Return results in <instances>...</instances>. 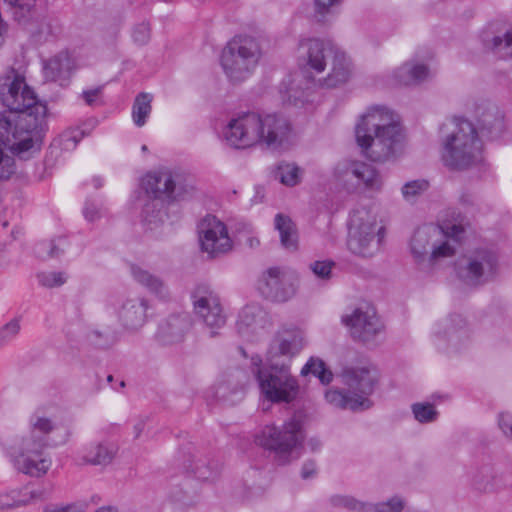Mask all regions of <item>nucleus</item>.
<instances>
[{"label": "nucleus", "instance_id": "1", "mask_svg": "<svg viewBox=\"0 0 512 512\" xmlns=\"http://www.w3.org/2000/svg\"><path fill=\"white\" fill-rule=\"evenodd\" d=\"M45 105H37L33 111H0V178L15 172L13 156L29 159L39 152L42 145Z\"/></svg>", "mask_w": 512, "mask_h": 512}, {"label": "nucleus", "instance_id": "2", "mask_svg": "<svg viewBox=\"0 0 512 512\" xmlns=\"http://www.w3.org/2000/svg\"><path fill=\"white\" fill-rule=\"evenodd\" d=\"M355 135L364 155L374 162L389 161L402 149L399 117L383 106L367 109L356 125Z\"/></svg>", "mask_w": 512, "mask_h": 512}, {"label": "nucleus", "instance_id": "3", "mask_svg": "<svg viewBox=\"0 0 512 512\" xmlns=\"http://www.w3.org/2000/svg\"><path fill=\"white\" fill-rule=\"evenodd\" d=\"M290 133L291 124L283 115L249 112L230 120L224 130V137L235 148L261 144L276 150L287 142Z\"/></svg>", "mask_w": 512, "mask_h": 512}, {"label": "nucleus", "instance_id": "4", "mask_svg": "<svg viewBox=\"0 0 512 512\" xmlns=\"http://www.w3.org/2000/svg\"><path fill=\"white\" fill-rule=\"evenodd\" d=\"M299 66L308 73H322L330 63L328 75L319 79L323 88H336L345 84L351 75V62L331 41L303 38L298 43Z\"/></svg>", "mask_w": 512, "mask_h": 512}, {"label": "nucleus", "instance_id": "5", "mask_svg": "<svg viewBox=\"0 0 512 512\" xmlns=\"http://www.w3.org/2000/svg\"><path fill=\"white\" fill-rule=\"evenodd\" d=\"M441 159L452 170H465L481 161L482 143L474 125L454 118L442 126Z\"/></svg>", "mask_w": 512, "mask_h": 512}, {"label": "nucleus", "instance_id": "6", "mask_svg": "<svg viewBox=\"0 0 512 512\" xmlns=\"http://www.w3.org/2000/svg\"><path fill=\"white\" fill-rule=\"evenodd\" d=\"M465 233L462 224L445 226L425 225L418 228L411 239V252L418 263L428 259L433 264L455 254L453 243L459 242Z\"/></svg>", "mask_w": 512, "mask_h": 512}, {"label": "nucleus", "instance_id": "7", "mask_svg": "<svg viewBox=\"0 0 512 512\" xmlns=\"http://www.w3.org/2000/svg\"><path fill=\"white\" fill-rule=\"evenodd\" d=\"M305 434L300 414H294L282 426L267 425L256 436V443L274 453L279 464H286L298 458Z\"/></svg>", "mask_w": 512, "mask_h": 512}, {"label": "nucleus", "instance_id": "8", "mask_svg": "<svg viewBox=\"0 0 512 512\" xmlns=\"http://www.w3.org/2000/svg\"><path fill=\"white\" fill-rule=\"evenodd\" d=\"M262 55V46L257 38L237 35L223 48L221 66L231 82H242L254 73Z\"/></svg>", "mask_w": 512, "mask_h": 512}, {"label": "nucleus", "instance_id": "9", "mask_svg": "<svg viewBox=\"0 0 512 512\" xmlns=\"http://www.w3.org/2000/svg\"><path fill=\"white\" fill-rule=\"evenodd\" d=\"M347 245L349 250L362 257H372L379 252L384 238V227L377 221L373 206H357L350 214Z\"/></svg>", "mask_w": 512, "mask_h": 512}, {"label": "nucleus", "instance_id": "10", "mask_svg": "<svg viewBox=\"0 0 512 512\" xmlns=\"http://www.w3.org/2000/svg\"><path fill=\"white\" fill-rule=\"evenodd\" d=\"M260 394L272 403H291L300 391L296 376L291 372L290 365L260 363L254 370Z\"/></svg>", "mask_w": 512, "mask_h": 512}, {"label": "nucleus", "instance_id": "11", "mask_svg": "<svg viewBox=\"0 0 512 512\" xmlns=\"http://www.w3.org/2000/svg\"><path fill=\"white\" fill-rule=\"evenodd\" d=\"M333 177L349 193L381 190L383 180L378 170L363 161L343 160L336 164Z\"/></svg>", "mask_w": 512, "mask_h": 512}, {"label": "nucleus", "instance_id": "12", "mask_svg": "<svg viewBox=\"0 0 512 512\" xmlns=\"http://www.w3.org/2000/svg\"><path fill=\"white\" fill-rule=\"evenodd\" d=\"M499 272L498 254L489 248L472 251L457 266L458 277L467 285L480 286L496 278Z\"/></svg>", "mask_w": 512, "mask_h": 512}, {"label": "nucleus", "instance_id": "13", "mask_svg": "<svg viewBox=\"0 0 512 512\" xmlns=\"http://www.w3.org/2000/svg\"><path fill=\"white\" fill-rule=\"evenodd\" d=\"M0 104L5 111H33L41 103L25 78L15 70L0 77Z\"/></svg>", "mask_w": 512, "mask_h": 512}, {"label": "nucleus", "instance_id": "14", "mask_svg": "<svg viewBox=\"0 0 512 512\" xmlns=\"http://www.w3.org/2000/svg\"><path fill=\"white\" fill-rule=\"evenodd\" d=\"M306 346L304 332L296 326L285 325L273 335L265 356V361L274 364L291 366L292 360Z\"/></svg>", "mask_w": 512, "mask_h": 512}, {"label": "nucleus", "instance_id": "15", "mask_svg": "<svg viewBox=\"0 0 512 512\" xmlns=\"http://www.w3.org/2000/svg\"><path fill=\"white\" fill-rule=\"evenodd\" d=\"M341 378L349 393L355 396L354 405L359 404L363 410L369 409L372 406L370 396L379 380L377 369L370 364L348 366L342 370Z\"/></svg>", "mask_w": 512, "mask_h": 512}, {"label": "nucleus", "instance_id": "16", "mask_svg": "<svg viewBox=\"0 0 512 512\" xmlns=\"http://www.w3.org/2000/svg\"><path fill=\"white\" fill-rule=\"evenodd\" d=\"M193 306L197 318L203 323L209 336H219V331L227 322L219 295L212 290L199 288L193 295Z\"/></svg>", "mask_w": 512, "mask_h": 512}, {"label": "nucleus", "instance_id": "17", "mask_svg": "<svg viewBox=\"0 0 512 512\" xmlns=\"http://www.w3.org/2000/svg\"><path fill=\"white\" fill-rule=\"evenodd\" d=\"M201 251L209 258L220 257L232 250L233 243L226 225L213 215L204 217L198 225Z\"/></svg>", "mask_w": 512, "mask_h": 512}, {"label": "nucleus", "instance_id": "18", "mask_svg": "<svg viewBox=\"0 0 512 512\" xmlns=\"http://www.w3.org/2000/svg\"><path fill=\"white\" fill-rule=\"evenodd\" d=\"M44 448L41 440L23 439L20 450L12 455L15 469L31 477L45 475L52 465V460L44 453Z\"/></svg>", "mask_w": 512, "mask_h": 512}, {"label": "nucleus", "instance_id": "19", "mask_svg": "<svg viewBox=\"0 0 512 512\" xmlns=\"http://www.w3.org/2000/svg\"><path fill=\"white\" fill-rule=\"evenodd\" d=\"M342 323L349 328L353 339L368 343L382 331L383 325L374 307L365 303L342 316Z\"/></svg>", "mask_w": 512, "mask_h": 512}, {"label": "nucleus", "instance_id": "20", "mask_svg": "<svg viewBox=\"0 0 512 512\" xmlns=\"http://www.w3.org/2000/svg\"><path fill=\"white\" fill-rule=\"evenodd\" d=\"M297 275L294 271L281 268H269L260 284L262 294L272 301L285 302L296 293Z\"/></svg>", "mask_w": 512, "mask_h": 512}, {"label": "nucleus", "instance_id": "21", "mask_svg": "<svg viewBox=\"0 0 512 512\" xmlns=\"http://www.w3.org/2000/svg\"><path fill=\"white\" fill-rule=\"evenodd\" d=\"M180 178L168 170L150 173L143 178L142 186L148 197L153 196L152 199L178 200L183 194Z\"/></svg>", "mask_w": 512, "mask_h": 512}, {"label": "nucleus", "instance_id": "22", "mask_svg": "<svg viewBox=\"0 0 512 512\" xmlns=\"http://www.w3.org/2000/svg\"><path fill=\"white\" fill-rule=\"evenodd\" d=\"M149 302L144 297H127L119 301L116 316L120 326L127 332L139 331L147 322Z\"/></svg>", "mask_w": 512, "mask_h": 512}, {"label": "nucleus", "instance_id": "23", "mask_svg": "<svg viewBox=\"0 0 512 512\" xmlns=\"http://www.w3.org/2000/svg\"><path fill=\"white\" fill-rule=\"evenodd\" d=\"M432 333L436 345L440 348L445 345L457 348L470 336L466 320L458 314L450 315L437 322Z\"/></svg>", "mask_w": 512, "mask_h": 512}, {"label": "nucleus", "instance_id": "24", "mask_svg": "<svg viewBox=\"0 0 512 512\" xmlns=\"http://www.w3.org/2000/svg\"><path fill=\"white\" fill-rule=\"evenodd\" d=\"M272 320L268 312L259 304L252 303L244 306L238 313L236 321L237 333L246 339H251L260 332L270 328Z\"/></svg>", "mask_w": 512, "mask_h": 512}, {"label": "nucleus", "instance_id": "25", "mask_svg": "<svg viewBox=\"0 0 512 512\" xmlns=\"http://www.w3.org/2000/svg\"><path fill=\"white\" fill-rule=\"evenodd\" d=\"M484 47L501 57H512V27L492 23L480 35Z\"/></svg>", "mask_w": 512, "mask_h": 512}, {"label": "nucleus", "instance_id": "26", "mask_svg": "<svg viewBox=\"0 0 512 512\" xmlns=\"http://www.w3.org/2000/svg\"><path fill=\"white\" fill-rule=\"evenodd\" d=\"M190 328L188 314H172L159 323L156 338L162 345L178 344L184 340Z\"/></svg>", "mask_w": 512, "mask_h": 512}, {"label": "nucleus", "instance_id": "27", "mask_svg": "<svg viewBox=\"0 0 512 512\" xmlns=\"http://www.w3.org/2000/svg\"><path fill=\"white\" fill-rule=\"evenodd\" d=\"M74 70V60L67 52H61L43 62V75L47 81L67 86Z\"/></svg>", "mask_w": 512, "mask_h": 512}, {"label": "nucleus", "instance_id": "28", "mask_svg": "<svg viewBox=\"0 0 512 512\" xmlns=\"http://www.w3.org/2000/svg\"><path fill=\"white\" fill-rule=\"evenodd\" d=\"M12 18L23 26H28L40 16L43 0H3Z\"/></svg>", "mask_w": 512, "mask_h": 512}, {"label": "nucleus", "instance_id": "29", "mask_svg": "<svg viewBox=\"0 0 512 512\" xmlns=\"http://www.w3.org/2000/svg\"><path fill=\"white\" fill-rule=\"evenodd\" d=\"M130 272L136 283L144 287L149 293L166 299L169 296L168 287L161 277L139 265H131Z\"/></svg>", "mask_w": 512, "mask_h": 512}, {"label": "nucleus", "instance_id": "30", "mask_svg": "<svg viewBox=\"0 0 512 512\" xmlns=\"http://www.w3.org/2000/svg\"><path fill=\"white\" fill-rule=\"evenodd\" d=\"M429 67L415 59L409 60L394 71L393 77L400 85H416L430 77Z\"/></svg>", "mask_w": 512, "mask_h": 512}, {"label": "nucleus", "instance_id": "31", "mask_svg": "<svg viewBox=\"0 0 512 512\" xmlns=\"http://www.w3.org/2000/svg\"><path fill=\"white\" fill-rule=\"evenodd\" d=\"M499 477L491 463H483L471 474V487L478 493H492L499 487Z\"/></svg>", "mask_w": 512, "mask_h": 512}, {"label": "nucleus", "instance_id": "32", "mask_svg": "<svg viewBox=\"0 0 512 512\" xmlns=\"http://www.w3.org/2000/svg\"><path fill=\"white\" fill-rule=\"evenodd\" d=\"M30 436L25 439L43 442L48 446V435L56 429L55 422L42 409H36L29 418Z\"/></svg>", "mask_w": 512, "mask_h": 512}, {"label": "nucleus", "instance_id": "33", "mask_svg": "<svg viewBox=\"0 0 512 512\" xmlns=\"http://www.w3.org/2000/svg\"><path fill=\"white\" fill-rule=\"evenodd\" d=\"M274 227L279 233L281 246L289 251L298 249V230L292 219L282 213H278L274 219Z\"/></svg>", "mask_w": 512, "mask_h": 512}, {"label": "nucleus", "instance_id": "34", "mask_svg": "<svg viewBox=\"0 0 512 512\" xmlns=\"http://www.w3.org/2000/svg\"><path fill=\"white\" fill-rule=\"evenodd\" d=\"M48 495L49 490L45 487L28 485L19 490L11 491L8 495L11 498V502H4L3 504L8 507H20L42 501Z\"/></svg>", "mask_w": 512, "mask_h": 512}, {"label": "nucleus", "instance_id": "35", "mask_svg": "<svg viewBox=\"0 0 512 512\" xmlns=\"http://www.w3.org/2000/svg\"><path fill=\"white\" fill-rule=\"evenodd\" d=\"M117 448L111 443H97L91 445L83 456L85 463L92 465H108L112 462Z\"/></svg>", "mask_w": 512, "mask_h": 512}, {"label": "nucleus", "instance_id": "36", "mask_svg": "<svg viewBox=\"0 0 512 512\" xmlns=\"http://www.w3.org/2000/svg\"><path fill=\"white\" fill-rule=\"evenodd\" d=\"M163 208L164 205L162 200L148 197L143 205L141 212V220L143 225L150 230L157 228L164 221L166 216Z\"/></svg>", "mask_w": 512, "mask_h": 512}, {"label": "nucleus", "instance_id": "37", "mask_svg": "<svg viewBox=\"0 0 512 512\" xmlns=\"http://www.w3.org/2000/svg\"><path fill=\"white\" fill-rule=\"evenodd\" d=\"M303 171L295 163L280 162L273 171L274 178L283 185L295 186L302 178Z\"/></svg>", "mask_w": 512, "mask_h": 512}, {"label": "nucleus", "instance_id": "38", "mask_svg": "<svg viewBox=\"0 0 512 512\" xmlns=\"http://www.w3.org/2000/svg\"><path fill=\"white\" fill-rule=\"evenodd\" d=\"M67 246V241L64 237H59L53 240L40 241L35 246V254L42 260L57 258L61 256Z\"/></svg>", "mask_w": 512, "mask_h": 512}, {"label": "nucleus", "instance_id": "39", "mask_svg": "<svg viewBox=\"0 0 512 512\" xmlns=\"http://www.w3.org/2000/svg\"><path fill=\"white\" fill-rule=\"evenodd\" d=\"M152 95L149 93H139L133 103L132 119L136 126L142 127L145 125L147 118L151 113Z\"/></svg>", "mask_w": 512, "mask_h": 512}, {"label": "nucleus", "instance_id": "40", "mask_svg": "<svg viewBox=\"0 0 512 512\" xmlns=\"http://www.w3.org/2000/svg\"><path fill=\"white\" fill-rule=\"evenodd\" d=\"M300 374L306 376L313 374L324 385H328L333 380V374L326 368L325 362L317 357H311L302 367Z\"/></svg>", "mask_w": 512, "mask_h": 512}, {"label": "nucleus", "instance_id": "41", "mask_svg": "<svg viewBox=\"0 0 512 512\" xmlns=\"http://www.w3.org/2000/svg\"><path fill=\"white\" fill-rule=\"evenodd\" d=\"M325 399L331 405L341 409L363 410L359 404L354 405L355 396H352L348 390L344 392L339 389H330L325 393Z\"/></svg>", "mask_w": 512, "mask_h": 512}, {"label": "nucleus", "instance_id": "42", "mask_svg": "<svg viewBox=\"0 0 512 512\" xmlns=\"http://www.w3.org/2000/svg\"><path fill=\"white\" fill-rule=\"evenodd\" d=\"M192 472L199 480L214 479L219 472V464L215 461L199 458L191 466Z\"/></svg>", "mask_w": 512, "mask_h": 512}, {"label": "nucleus", "instance_id": "43", "mask_svg": "<svg viewBox=\"0 0 512 512\" xmlns=\"http://www.w3.org/2000/svg\"><path fill=\"white\" fill-rule=\"evenodd\" d=\"M329 504L338 509L367 512V503L361 502L350 495L335 494L329 498Z\"/></svg>", "mask_w": 512, "mask_h": 512}, {"label": "nucleus", "instance_id": "44", "mask_svg": "<svg viewBox=\"0 0 512 512\" xmlns=\"http://www.w3.org/2000/svg\"><path fill=\"white\" fill-rule=\"evenodd\" d=\"M411 410L415 420L422 424L435 422L439 416V412L429 402L414 403L411 405Z\"/></svg>", "mask_w": 512, "mask_h": 512}, {"label": "nucleus", "instance_id": "45", "mask_svg": "<svg viewBox=\"0 0 512 512\" xmlns=\"http://www.w3.org/2000/svg\"><path fill=\"white\" fill-rule=\"evenodd\" d=\"M38 283L45 288H56L67 282L68 275L62 271H44L37 274Z\"/></svg>", "mask_w": 512, "mask_h": 512}, {"label": "nucleus", "instance_id": "46", "mask_svg": "<svg viewBox=\"0 0 512 512\" xmlns=\"http://www.w3.org/2000/svg\"><path fill=\"white\" fill-rule=\"evenodd\" d=\"M21 331V319L15 317L0 327V347L13 342Z\"/></svg>", "mask_w": 512, "mask_h": 512}, {"label": "nucleus", "instance_id": "47", "mask_svg": "<svg viewBox=\"0 0 512 512\" xmlns=\"http://www.w3.org/2000/svg\"><path fill=\"white\" fill-rule=\"evenodd\" d=\"M428 189L426 180H412L405 183L401 189L405 200L411 201Z\"/></svg>", "mask_w": 512, "mask_h": 512}, {"label": "nucleus", "instance_id": "48", "mask_svg": "<svg viewBox=\"0 0 512 512\" xmlns=\"http://www.w3.org/2000/svg\"><path fill=\"white\" fill-rule=\"evenodd\" d=\"M402 508L403 502L397 497L376 504L367 503V511L371 512H400Z\"/></svg>", "mask_w": 512, "mask_h": 512}, {"label": "nucleus", "instance_id": "49", "mask_svg": "<svg viewBox=\"0 0 512 512\" xmlns=\"http://www.w3.org/2000/svg\"><path fill=\"white\" fill-rule=\"evenodd\" d=\"M334 266L335 263L330 260L315 261L310 264V269L317 278L327 280L331 278Z\"/></svg>", "mask_w": 512, "mask_h": 512}, {"label": "nucleus", "instance_id": "50", "mask_svg": "<svg viewBox=\"0 0 512 512\" xmlns=\"http://www.w3.org/2000/svg\"><path fill=\"white\" fill-rule=\"evenodd\" d=\"M340 3L341 0H314L315 15L318 20H323Z\"/></svg>", "mask_w": 512, "mask_h": 512}, {"label": "nucleus", "instance_id": "51", "mask_svg": "<svg viewBox=\"0 0 512 512\" xmlns=\"http://www.w3.org/2000/svg\"><path fill=\"white\" fill-rule=\"evenodd\" d=\"M133 41L138 45H145L150 40V25L149 23L142 22L133 28L132 32Z\"/></svg>", "mask_w": 512, "mask_h": 512}, {"label": "nucleus", "instance_id": "52", "mask_svg": "<svg viewBox=\"0 0 512 512\" xmlns=\"http://www.w3.org/2000/svg\"><path fill=\"white\" fill-rule=\"evenodd\" d=\"M237 232H238L240 237L241 236L246 237L245 243L250 248H256V247L259 246L260 241H259V239L256 236L252 235V227H251L250 224L239 223L238 224V228H237Z\"/></svg>", "mask_w": 512, "mask_h": 512}, {"label": "nucleus", "instance_id": "53", "mask_svg": "<svg viewBox=\"0 0 512 512\" xmlns=\"http://www.w3.org/2000/svg\"><path fill=\"white\" fill-rule=\"evenodd\" d=\"M90 340L101 348L108 347L112 344V337L109 333H102L99 330H93L89 334Z\"/></svg>", "mask_w": 512, "mask_h": 512}, {"label": "nucleus", "instance_id": "54", "mask_svg": "<svg viewBox=\"0 0 512 512\" xmlns=\"http://www.w3.org/2000/svg\"><path fill=\"white\" fill-rule=\"evenodd\" d=\"M83 213L86 220L90 222H93L96 219L100 218L101 215L100 208L98 207V205L91 201L86 202Z\"/></svg>", "mask_w": 512, "mask_h": 512}, {"label": "nucleus", "instance_id": "55", "mask_svg": "<svg viewBox=\"0 0 512 512\" xmlns=\"http://www.w3.org/2000/svg\"><path fill=\"white\" fill-rule=\"evenodd\" d=\"M499 427L503 433L512 439V415L509 413H501L499 415Z\"/></svg>", "mask_w": 512, "mask_h": 512}, {"label": "nucleus", "instance_id": "56", "mask_svg": "<svg viewBox=\"0 0 512 512\" xmlns=\"http://www.w3.org/2000/svg\"><path fill=\"white\" fill-rule=\"evenodd\" d=\"M226 390L227 385L225 383L214 385L208 391L209 397H212L216 400H225L227 398Z\"/></svg>", "mask_w": 512, "mask_h": 512}, {"label": "nucleus", "instance_id": "57", "mask_svg": "<svg viewBox=\"0 0 512 512\" xmlns=\"http://www.w3.org/2000/svg\"><path fill=\"white\" fill-rule=\"evenodd\" d=\"M101 87H97L90 90H85L82 93V98L86 102L87 105L92 106L96 102L98 96L101 93Z\"/></svg>", "mask_w": 512, "mask_h": 512}, {"label": "nucleus", "instance_id": "58", "mask_svg": "<svg viewBox=\"0 0 512 512\" xmlns=\"http://www.w3.org/2000/svg\"><path fill=\"white\" fill-rule=\"evenodd\" d=\"M316 473V464L314 461L309 460L306 461L301 469V477L303 479H309L312 478Z\"/></svg>", "mask_w": 512, "mask_h": 512}, {"label": "nucleus", "instance_id": "59", "mask_svg": "<svg viewBox=\"0 0 512 512\" xmlns=\"http://www.w3.org/2000/svg\"><path fill=\"white\" fill-rule=\"evenodd\" d=\"M44 512H84V507L82 505L72 504L61 507L59 509L45 510Z\"/></svg>", "mask_w": 512, "mask_h": 512}, {"label": "nucleus", "instance_id": "60", "mask_svg": "<svg viewBox=\"0 0 512 512\" xmlns=\"http://www.w3.org/2000/svg\"><path fill=\"white\" fill-rule=\"evenodd\" d=\"M62 141L64 149L75 148L78 143L76 135H64Z\"/></svg>", "mask_w": 512, "mask_h": 512}, {"label": "nucleus", "instance_id": "61", "mask_svg": "<svg viewBox=\"0 0 512 512\" xmlns=\"http://www.w3.org/2000/svg\"><path fill=\"white\" fill-rule=\"evenodd\" d=\"M144 427H145V423L142 420L138 421L134 425V434H135L134 436H135V438H138L141 435V433L144 430Z\"/></svg>", "mask_w": 512, "mask_h": 512}, {"label": "nucleus", "instance_id": "62", "mask_svg": "<svg viewBox=\"0 0 512 512\" xmlns=\"http://www.w3.org/2000/svg\"><path fill=\"white\" fill-rule=\"evenodd\" d=\"M8 262L4 259V257L0 256V274L7 268Z\"/></svg>", "mask_w": 512, "mask_h": 512}, {"label": "nucleus", "instance_id": "63", "mask_svg": "<svg viewBox=\"0 0 512 512\" xmlns=\"http://www.w3.org/2000/svg\"><path fill=\"white\" fill-rule=\"evenodd\" d=\"M95 512H117V510L113 507H101L97 509Z\"/></svg>", "mask_w": 512, "mask_h": 512}, {"label": "nucleus", "instance_id": "64", "mask_svg": "<svg viewBox=\"0 0 512 512\" xmlns=\"http://www.w3.org/2000/svg\"><path fill=\"white\" fill-rule=\"evenodd\" d=\"M93 182H94V186L95 188H100L102 187V180L100 178H94L93 179Z\"/></svg>", "mask_w": 512, "mask_h": 512}]
</instances>
